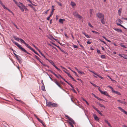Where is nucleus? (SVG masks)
Segmentation results:
<instances>
[{
  "mask_svg": "<svg viewBox=\"0 0 127 127\" xmlns=\"http://www.w3.org/2000/svg\"><path fill=\"white\" fill-rule=\"evenodd\" d=\"M90 14V16L91 17L92 16V12L93 11V9H90L89 10Z\"/></svg>",
  "mask_w": 127,
  "mask_h": 127,
  "instance_id": "nucleus-19",
  "label": "nucleus"
},
{
  "mask_svg": "<svg viewBox=\"0 0 127 127\" xmlns=\"http://www.w3.org/2000/svg\"><path fill=\"white\" fill-rule=\"evenodd\" d=\"M92 32H93L94 33H96V34H97V33H99L97 32H96V31H92Z\"/></svg>",
  "mask_w": 127,
  "mask_h": 127,
  "instance_id": "nucleus-53",
  "label": "nucleus"
},
{
  "mask_svg": "<svg viewBox=\"0 0 127 127\" xmlns=\"http://www.w3.org/2000/svg\"><path fill=\"white\" fill-rule=\"evenodd\" d=\"M0 3L1 5L2 6V7L3 8H4V7H5V6L3 4V3H2V2L1 1V0H0Z\"/></svg>",
  "mask_w": 127,
  "mask_h": 127,
  "instance_id": "nucleus-35",
  "label": "nucleus"
},
{
  "mask_svg": "<svg viewBox=\"0 0 127 127\" xmlns=\"http://www.w3.org/2000/svg\"><path fill=\"white\" fill-rule=\"evenodd\" d=\"M41 55L46 60H48V59L46 58V57H45V56L42 53H41Z\"/></svg>",
  "mask_w": 127,
  "mask_h": 127,
  "instance_id": "nucleus-40",
  "label": "nucleus"
},
{
  "mask_svg": "<svg viewBox=\"0 0 127 127\" xmlns=\"http://www.w3.org/2000/svg\"><path fill=\"white\" fill-rule=\"evenodd\" d=\"M55 10V9L54 8H52V11L51 12V13L53 14V12Z\"/></svg>",
  "mask_w": 127,
  "mask_h": 127,
  "instance_id": "nucleus-54",
  "label": "nucleus"
},
{
  "mask_svg": "<svg viewBox=\"0 0 127 127\" xmlns=\"http://www.w3.org/2000/svg\"><path fill=\"white\" fill-rule=\"evenodd\" d=\"M96 16L99 19H101L104 18V15L100 12H98L96 14Z\"/></svg>",
  "mask_w": 127,
  "mask_h": 127,
  "instance_id": "nucleus-5",
  "label": "nucleus"
},
{
  "mask_svg": "<svg viewBox=\"0 0 127 127\" xmlns=\"http://www.w3.org/2000/svg\"><path fill=\"white\" fill-rule=\"evenodd\" d=\"M99 88L98 89V90H99V92H100V93L101 94H104V93L105 91H103L101 90H100V88H99Z\"/></svg>",
  "mask_w": 127,
  "mask_h": 127,
  "instance_id": "nucleus-34",
  "label": "nucleus"
},
{
  "mask_svg": "<svg viewBox=\"0 0 127 127\" xmlns=\"http://www.w3.org/2000/svg\"><path fill=\"white\" fill-rule=\"evenodd\" d=\"M77 17V18H78L81 21L82 20L83 17H82L80 15H78V16Z\"/></svg>",
  "mask_w": 127,
  "mask_h": 127,
  "instance_id": "nucleus-18",
  "label": "nucleus"
},
{
  "mask_svg": "<svg viewBox=\"0 0 127 127\" xmlns=\"http://www.w3.org/2000/svg\"><path fill=\"white\" fill-rule=\"evenodd\" d=\"M113 92H114L115 93L118 94L119 95H121V94L120 93L117 91H113Z\"/></svg>",
  "mask_w": 127,
  "mask_h": 127,
  "instance_id": "nucleus-28",
  "label": "nucleus"
},
{
  "mask_svg": "<svg viewBox=\"0 0 127 127\" xmlns=\"http://www.w3.org/2000/svg\"><path fill=\"white\" fill-rule=\"evenodd\" d=\"M93 117L98 122L99 121V119L98 118L97 116L95 114H93Z\"/></svg>",
  "mask_w": 127,
  "mask_h": 127,
  "instance_id": "nucleus-8",
  "label": "nucleus"
},
{
  "mask_svg": "<svg viewBox=\"0 0 127 127\" xmlns=\"http://www.w3.org/2000/svg\"><path fill=\"white\" fill-rule=\"evenodd\" d=\"M73 15L74 16L77 17L79 15L78 12L75 11L73 13Z\"/></svg>",
  "mask_w": 127,
  "mask_h": 127,
  "instance_id": "nucleus-14",
  "label": "nucleus"
},
{
  "mask_svg": "<svg viewBox=\"0 0 127 127\" xmlns=\"http://www.w3.org/2000/svg\"><path fill=\"white\" fill-rule=\"evenodd\" d=\"M116 23H121V22L122 21L120 19H118L116 21Z\"/></svg>",
  "mask_w": 127,
  "mask_h": 127,
  "instance_id": "nucleus-27",
  "label": "nucleus"
},
{
  "mask_svg": "<svg viewBox=\"0 0 127 127\" xmlns=\"http://www.w3.org/2000/svg\"><path fill=\"white\" fill-rule=\"evenodd\" d=\"M35 57H36V59L37 60H38L39 61V62H40V61H40V59L37 56H35Z\"/></svg>",
  "mask_w": 127,
  "mask_h": 127,
  "instance_id": "nucleus-50",
  "label": "nucleus"
},
{
  "mask_svg": "<svg viewBox=\"0 0 127 127\" xmlns=\"http://www.w3.org/2000/svg\"><path fill=\"white\" fill-rule=\"evenodd\" d=\"M92 107L94 109H95L96 111L97 110V109L96 107H95L94 106H92Z\"/></svg>",
  "mask_w": 127,
  "mask_h": 127,
  "instance_id": "nucleus-59",
  "label": "nucleus"
},
{
  "mask_svg": "<svg viewBox=\"0 0 127 127\" xmlns=\"http://www.w3.org/2000/svg\"><path fill=\"white\" fill-rule=\"evenodd\" d=\"M20 40L22 43H23L24 44L25 43V42L21 38H20Z\"/></svg>",
  "mask_w": 127,
  "mask_h": 127,
  "instance_id": "nucleus-36",
  "label": "nucleus"
},
{
  "mask_svg": "<svg viewBox=\"0 0 127 127\" xmlns=\"http://www.w3.org/2000/svg\"><path fill=\"white\" fill-rule=\"evenodd\" d=\"M28 5L29 6H30V7L31 8H33V6L32 5H31V4H28Z\"/></svg>",
  "mask_w": 127,
  "mask_h": 127,
  "instance_id": "nucleus-60",
  "label": "nucleus"
},
{
  "mask_svg": "<svg viewBox=\"0 0 127 127\" xmlns=\"http://www.w3.org/2000/svg\"><path fill=\"white\" fill-rule=\"evenodd\" d=\"M41 89L42 91H44L45 90V88L44 85H43L41 87Z\"/></svg>",
  "mask_w": 127,
  "mask_h": 127,
  "instance_id": "nucleus-33",
  "label": "nucleus"
},
{
  "mask_svg": "<svg viewBox=\"0 0 127 127\" xmlns=\"http://www.w3.org/2000/svg\"><path fill=\"white\" fill-rule=\"evenodd\" d=\"M120 24V23H116V24L117 25H118V26H121L122 25L121 24Z\"/></svg>",
  "mask_w": 127,
  "mask_h": 127,
  "instance_id": "nucleus-63",
  "label": "nucleus"
},
{
  "mask_svg": "<svg viewBox=\"0 0 127 127\" xmlns=\"http://www.w3.org/2000/svg\"><path fill=\"white\" fill-rule=\"evenodd\" d=\"M68 123L72 127H74L73 125V124H72L70 122H68Z\"/></svg>",
  "mask_w": 127,
  "mask_h": 127,
  "instance_id": "nucleus-47",
  "label": "nucleus"
},
{
  "mask_svg": "<svg viewBox=\"0 0 127 127\" xmlns=\"http://www.w3.org/2000/svg\"><path fill=\"white\" fill-rule=\"evenodd\" d=\"M31 50H32L34 53L36 54H37V55L40 56L34 50L33 48H32V49Z\"/></svg>",
  "mask_w": 127,
  "mask_h": 127,
  "instance_id": "nucleus-30",
  "label": "nucleus"
},
{
  "mask_svg": "<svg viewBox=\"0 0 127 127\" xmlns=\"http://www.w3.org/2000/svg\"><path fill=\"white\" fill-rule=\"evenodd\" d=\"M13 37L17 41H19L20 40V38H19L15 36H14Z\"/></svg>",
  "mask_w": 127,
  "mask_h": 127,
  "instance_id": "nucleus-22",
  "label": "nucleus"
},
{
  "mask_svg": "<svg viewBox=\"0 0 127 127\" xmlns=\"http://www.w3.org/2000/svg\"><path fill=\"white\" fill-rule=\"evenodd\" d=\"M103 95L107 96L109 97H110V96L107 93L106 91H105Z\"/></svg>",
  "mask_w": 127,
  "mask_h": 127,
  "instance_id": "nucleus-21",
  "label": "nucleus"
},
{
  "mask_svg": "<svg viewBox=\"0 0 127 127\" xmlns=\"http://www.w3.org/2000/svg\"><path fill=\"white\" fill-rule=\"evenodd\" d=\"M105 121L106 123L108 124V126H109L110 127H112V126L110 124L109 122L107 121L106 120H105Z\"/></svg>",
  "mask_w": 127,
  "mask_h": 127,
  "instance_id": "nucleus-20",
  "label": "nucleus"
},
{
  "mask_svg": "<svg viewBox=\"0 0 127 127\" xmlns=\"http://www.w3.org/2000/svg\"><path fill=\"white\" fill-rule=\"evenodd\" d=\"M96 111L100 115H101V116H103L101 112L100 111H99V110L97 109V110Z\"/></svg>",
  "mask_w": 127,
  "mask_h": 127,
  "instance_id": "nucleus-37",
  "label": "nucleus"
},
{
  "mask_svg": "<svg viewBox=\"0 0 127 127\" xmlns=\"http://www.w3.org/2000/svg\"><path fill=\"white\" fill-rule=\"evenodd\" d=\"M4 8L6 9L7 10H8V11H9L13 15L14 14L13 13L11 10H10L9 9H8L7 7H4Z\"/></svg>",
  "mask_w": 127,
  "mask_h": 127,
  "instance_id": "nucleus-23",
  "label": "nucleus"
},
{
  "mask_svg": "<svg viewBox=\"0 0 127 127\" xmlns=\"http://www.w3.org/2000/svg\"><path fill=\"white\" fill-rule=\"evenodd\" d=\"M114 29L115 31H117V32H122V30L121 29H117V28H114Z\"/></svg>",
  "mask_w": 127,
  "mask_h": 127,
  "instance_id": "nucleus-17",
  "label": "nucleus"
},
{
  "mask_svg": "<svg viewBox=\"0 0 127 127\" xmlns=\"http://www.w3.org/2000/svg\"><path fill=\"white\" fill-rule=\"evenodd\" d=\"M120 24V23H116V24L117 25H118V26H121L122 25L121 24Z\"/></svg>",
  "mask_w": 127,
  "mask_h": 127,
  "instance_id": "nucleus-62",
  "label": "nucleus"
},
{
  "mask_svg": "<svg viewBox=\"0 0 127 127\" xmlns=\"http://www.w3.org/2000/svg\"><path fill=\"white\" fill-rule=\"evenodd\" d=\"M71 71L73 73H74L75 75L77 76H78V75L77 74V73L75 71H73V70H71Z\"/></svg>",
  "mask_w": 127,
  "mask_h": 127,
  "instance_id": "nucleus-43",
  "label": "nucleus"
},
{
  "mask_svg": "<svg viewBox=\"0 0 127 127\" xmlns=\"http://www.w3.org/2000/svg\"><path fill=\"white\" fill-rule=\"evenodd\" d=\"M82 33L84 34L85 35V36L87 38H90L89 36L88 35L86 34L84 32H82Z\"/></svg>",
  "mask_w": 127,
  "mask_h": 127,
  "instance_id": "nucleus-26",
  "label": "nucleus"
},
{
  "mask_svg": "<svg viewBox=\"0 0 127 127\" xmlns=\"http://www.w3.org/2000/svg\"><path fill=\"white\" fill-rule=\"evenodd\" d=\"M65 21V20L64 19H60L59 20V22L63 24V22Z\"/></svg>",
  "mask_w": 127,
  "mask_h": 127,
  "instance_id": "nucleus-12",
  "label": "nucleus"
},
{
  "mask_svg": "<svg viewBox=\"0 0 127 127\" xmlns=\"http://www.w3.org/2000/svg\"><path fill=\"white\" fill-rule=\"evenodd\" d=\"M120 45L121 46L123 47L126 48V47L125 46V45H123L122 44V43H121L120 44Z\"/></svg>",
  "mask_w": 127,
  "mask_h": 127,
  "instance_id": "nucleus-49",
  "label": "nucleus"
},
{
  "mask_svg": "<svg viewBox=\"0 0 127 127\" xmlns=\"http://www.w3.org/2000/svg\"><path fill=\"white\" fill-rule=\"evenodd\" d=\"M27 6H25L23 5V3H21V5L20 7L19 8L21 11L23 12L24 11V9H25V11H28V9L27 8Z\"/></svg>",
  "mask_w": 127,
  "mask_h": 127,
  "instance_id": "nucleus-2",
  "label": "nucleus"
},
{
  "mask_svg": "<svg viewBox=\"0 0 127 127\" xmlns=\"http://www.w3.org/2000/svg\"><path fill=\"white\" fill-rule=\"evenodd\" d=\"M122 9L121 8H120L118 10V14H119V16H120L121 15V10Z\"/></svg>",
  "mask_w": 127,
  "mask_h": 127,
  "instance_id": "nucleus-29",
  "label": "nucleus"
},
{
  "mask_svg": "<svg viewBox=\"0 0 127 127\" xmlns=\"http://www.w3.org/2000/svg\"><path fill=\"white\" fill-rule=\"evenodd\" d=\"M25 45V46L27 47V48H29V49H30V50H31V49H32V48H31V47L30 46H29V45L26 43V42L24 44Z\"/></svg>",
  "mask_w": 127,
  "mask_h": 127,
  "instance_id": "nucleus-13",
  "label": "nucleus"
},
{
  "mask_svg": "<svg viewBox=\"0 0 127 127\" xmlns=\"http://www.w3.org/2000/svg\"><path fill=\"white\" fill-rule=\"evenodd\" d=\"M13 1L15 2V3L16 5H17L18 7H20L21 5V4L22 3H21L19 2V3L17 2L16 0H13Z\"/></svg>",
  "mask_w": 127,
  "mask_h": 127,
  "instance_id": "nucleus-9",
  "label": "nucleus"
},
{
  "mask_svg": "<svg viewBox=\"0 0 127 127\" xmlns=\"http://www.w3.org/2000/svg\"><path fill=\"white\" fill-rule=\"evenodd\" d=\"M65 117L67 118V119L69 121V122H70L72 124H75L74 121L71 118L69 117L67 115H65Z\"/></svg>",
  "mask_w": 127,
  "mask_h": 127,
  "instance_id": "nucleus-6",
  "label": "nucleus"
},
{
  "mask_svg": "<svg viewBox=\"0 0 127 127\" xmlns=\"http://www.w3.org/2000/svg\"><path fill=\"white\" fill-rule=\"evenodd\" d=\"M118 108L121 111L123 112L125 114L127 115V112L126 111L124 110L122 108H121L120 107H118Z\"/></svg>",
  "mask_w": 127,
  "mask_h": 127,
  "instance_id": "nucleus-7",
  "label": "nucleus"
},
{
  "mask_svg": "<svg viewBox=\"0 0 127 127\" xmlns=\"http://www.w3.org/2000/svg\"><path fill=\"white\" fill-rule=\"evenodd\" d=\"M46 73L48 75V76H49V77L50 79L52 81H53V79L51 78V77L50 76H49V75L47 73Z\"/></svg>",
  "mask_w": 127,
  "mask_h": 127,
  "instance_id": "nucleus-58",
  "label": "nucleus"
},
{
  "mask_svg": "<svg viewBox=\"0 0 127 127\" xmlns=\"http://www.w3.org/2000/svg\"><path fill=\"white\" fill-rule=\"evenodd\" d=\"M101 58L102 59H105L106 58L105 56L104 55H101Z\"/></svg>",
  "mask_w": 127,
  "mask_h": 127,
  "instance_id": "nucleus-41",
  "label": "nucleus"
},
{
  "mask_svg": "<svg viewBox=\"0 0 127 127\" xmlns=\"http://www.w3.org/2000/svg\"><path fill=\"white\" fill-rule=\"evenodd\" d=\"M107 77H108L109 79H110L111 80V81H115L114 80H113V79H112V78L110 77L109 76V75H107Z\"/></svg>",
  "mask_w": 127,
  "mask_h": 127,
  "instance_id": "nucleus-46",
  "label": "nucleus"
},
{
  "mask_svg": "<svg viewBox=\"0 0 127 127\" xmlns=\"http://www.w3.org/2000/svg\"><path fill=\"white\" fill-rule=\"evenodd\" d=\"M54 82L55 83V84L57 85L61 89H62L63 90H64V89H63L61 87L60 85V83H58V82H57V81H54Z\"/></svg>",
  "mask_w": 127,
  "mask_h": 127,
  "instance_id": "nucleus-10",
  "label": "nucleus"
},
{
  "mask_svg": "<svg viewBox=\"0 0 127 127\" xmlns=\"http://www.w3.org/2000/svg\"><path fill=\"white\" fill-rule=\"evenodd\" d=\"M96 50H97V52L98 54H101L100 51L99 50L97 49Z\"/></svg>",
  "mask_w": 127,
  "mask_h": 127,
  "instance_id": "nucleus-55",
  "label": "nucleus"
},
{
  "mask_svg": "<svg viewBox=\"0 0 127 127\" xmlns=\"http://www.w3.org/2000/svg\"><path fill=\"white\" fill-rule=\"evenodd\" d=\"M98 105H99V106L101 107H103L104 108H105V107L103 105V104H102L100 103H98Z\"/></svg>",
  "mask_w": 127,
  "mask_h": 127,
  "instance_id": "nucleus-38",
  "label": "nucleus"
},
{
  "mask_svg": "<svg viewBox=\"0 0 127 127\" xmlns=\"http://www.w3.org/2000/svg\"><path fill=\"white\" fill-rule=\"evenodd\" d=\"M70 4L73 7H74V6L76 5V4L74 2L72 1L71 2Z\"/></svg>",
  "mask_w": 127,
  "mask_h": 127,
  "instance_id": "nucleus-16",
  "label": "nucleus"
},
{
  "mask_svg": "<svg viewBox=\"0 0 127 127\" xmlns=\"http://www.w3.org/2000/svg\"><path fill=\"white\" fill-rule=\"evenodd\" d=\"M73 46L74 48H77L78 47L77 45H73Z\"/></svg>",
  "mask_w": 127,
  "mask_h": 127,
  "instance_id": "nucleus-61",
  "label": "nucleus"
},
{
  "mask_svg": "<svg viewBox=\"0 0 127 127\" xmlns=\"http://www.w3.org/2000/svg\"><path fill=\"white\" fill-rule=\"evenodd\" d=\"M90 83L92 84L93 86L94 87H99L97 86L95 84L93 83H92L91 82H90Z\"/></svg>",
  "mask_w": 127,
  "mask_h": 127,
  "instance_id": "nucleus-31",
  "label": "nucleus"
},
{
  "mask_svg": "<svg viewBox=\"0 0 127 127\" xmlns=\"http://www.w3.org/2000/svg\"><path fill=\"white\" fill-rule=\"evenodd\" d=\"M117 100L118 102H119L121 103H122L123 101L119 100V99H118V100Z\"/></svg>",
  "mask_w": 127,
  "mask_h": 127,
  "instance_id": "nucleus-56",
  "label": "nucleus"
},
{
  "mask_svg": "<svg viewBox=\"0 0 127 127\" xmlns=\"http://www.w3.org/2000/svg\"><path fill=\"white\" fill-rule=\"evenodd\" d=\"M96 98L98 100H99L101 101H102L103 100L102 99L99 98L97 96V97H96Z\"/></svg>",
  "mask_w": 127,
  "mask_h": 127,
  "instance_id": "nucleus-45",
  "label": "nucleus"
},
{
  "mask_svg": "<svg viewBox=\"0 0 127 127\" xmlns=\"http://www.w3.org/2000/svg\"><path fill=\"white\" fill-rule=\"evenodd\" d=\"M89 71H90L91 72L93 73L94 74H95V75H96L97 76H98V75H98L94 71H93L92 70H91L89 69Z\"/></svg>",
  "mask_w": 127,
  "mask_h": 127,
  "instance_id": "nucleus-15",
  "label": "nucleus"
},
{
  "mask_svg": "<svg viewBox=\"0 0 127 127\" xmlns=\"http://www.w3.org/2000/svg\"><path fill=\"white\" fill-rule=\"evenodd\" d=\"M46 105L48 107H56L57 106V104H56L51 102H49L47 104L46 102Z\"/></svg>",
  "mask_w": 127,
  "mask_h": 127,
  "instance_id": "nucleus-3",
  "label": "nucleus"
},
{
  "mask_svg": "<svg viewBox=\"0 0 127 127\" xmlns=\"http://www.w3.org/2000/svg\"><path fill=\"white\" fill-rule=\"evenodd\" d=\"M80 46L82 47V48L84 50V49L83 47V46L82 45H81L80 44Z\"/></svg>",
  "mask_w": 127,
  "mask_h": 127,
  "instance_id": "nucleus-64",
  "label": "nucleus"
},
{
  "mask_svg": "<svg viewBox=\"0 0 127 127\" xmlns=\"http://www.w3.org/2000/svg\"><path fill=\"white\" fill-rule=\"evenodd\" d=\"M90 83L92 84L93 86L94 87H99L97 86L95 84L93 83H92L91 82H90Z\"/></svg>",
  "mask_w": 127,
  "mask_h": 127,
  "instance_id": "nucleus-32",
  "label": "nucleus"
},
{
  "mask_svg": "<svg viewBox=\"0 0 127 127\" xmlns=\"http://www.w3.org/2000/svg\"><path fill=\"white\" fill-rule=\"evenodd\" d=\"M57 77L58 79H59L60 78H61L63 80H64V79L59 74H58L57 75Z\"/></svg>",
  "mask_w": 127,
  "mask_h": 127,
  "instance_id": "nucleus-24",
  "label": "nucleus"
},
{
  "mask_svg": "<svg viewBox=\"0 0 127 127\" xmlns=\"http://www.w3.org/2000/svg\"><path fill=\"white\" fill-rule=\"evenodd\" d=\"M104 18H102L100 20L101 22L103 24H104L105 23V22L104 20Z\"/></svg>",
  "mask_w": 127,
  "mask_h": 127,
  "instance_id": "nucleus-25",
  "label": "nucleus"
},
{
  "mask_svg": "<svg viewBox=\"0 0 127 127\" xmlns=\"http://www.w3.org/2000/svg\"><path fill=\"white\" fill-rule=\"evenodd\" d=\"M122 104H124L125 105H126L127 104V103L126 102H125V101H123L122 102Z\"/></svg>",
  "mask_w": 127,
  "mask_h": 127,
  "instance_id": "nucleus-57",
  "label": "nucleus"
},
{
  "mask_svg": "<svg viewBox=\"0 0 127 127\" xmlns=\"http://www.w3.org/2000/svg\"><path fill=\"white\" fill-rule=\"evenodd\" d=\"M12 40L13 43H14L22 51L24 52H25L28 54H30V53L27 51H26L24 48H23L18 43L16 42L15 41H14L13 40Z\"/></svg>",
  "mask_w": 127,
  "mask_h": 127,
  "instance_id": "nucleus-1",
  "label": "nucleus"
},
{
  "mask_svg": "<svg viewBox=\"0 0 127 127\" xmlns=\"http://www.w3.org/2000/svg\"><path fill=\"white\" fill-rule=\"evenodd\" d=\"M69 77L71 79H72L73 81H76V80L74 79V78L71 75L70 76H69Z\"/></svg>",
  "mask_w": 127,
  "mask_h": 127,
  "instance_id": "nucleus-48",
  "label": "nucleus"
},
{
  "mask_svg": "<svg viewBox=\"0 0 127 127\" xmlns=\"http://www.w3.org/2000/svg\"><path fill=\"white\" fill-rule=\"evenodd\" d=\"M40 63H41V64L42 65L44 66H48V65H46V64H44L41 61H40Z\"/></svg>",
  "mask_w": 127,
  "mask_h": 127,
  "instance_id": "nucleus-44",
  "label": "nucleus"
},
{
  "mask_svg": "<svg viewBox=\"0 0 127 127\" xmlns=\"http://www.w3.org/2000/svg\"><path fill=\"white\" fill-rule=\"evenodd\" d=\"M38 119V121L42 124L44 126V127H46L44 123V122L42 120L40 119Z\"/></svg>",
  "mask_w": 127,
  "mask_h": 127,
  "instance_id": "nucleus-11",
  "label": "nucleus"
},
{
  "mask_svg": "<svg viewBox=\"0 0 127 127\" xmlns=\"http://www.w3.org/2000/svg\"><path fill=\"white\" fill-rule=\"evenodd\" d=\"M107 87H109V88H110L112 90V91H113V88L112 87H111V86H108Z\"/></svg>",
  "mask_w": 127,
  "mask_h": 127,
  "instance_id": "nucleus-52",
  "label": "nucleus"
},
{
  "mask_svg": "<svg viewBox=\"0 0 127 127\" xmlns=\"http://www.w3.org/2000/svg\"><path fill=\"white\" fill-rule=\"evenodd\" d=\"M61 50L62 52H63L65 54L67 55L68 54L67 53V52H66L65 51L63 50L62 49V50Z\"/></svg>",
  "mask_w": 127,
  "mask_h": 127,
  "instance_id": "nucleus-42",
  "label": "nucleus"
},
{
  "mask_svg": "<svg viewBox=\"0 0 127 127\" xmlns=\"http://www.w3.org/2000/svg\"><path fill=\"white\" fill-rule=\"evenodd\" d=\"M100 40L101 42H103L104 44H105L106 45H107L106 43L104 41H103L101 40L100 39Z\"/></svg>",
  "mask_w": 127,
  "mask_h": 127,
  "instance_id": "nucleus-51",
  "label": "nucleus"
},
{
  "mask_svg": "<svg viewBox=\"0 0 127 127\" xmlns=\"http://www.w3.org/2000/svg\"><path fill=\"white\" fill-rule=\"evenodd\" d=\"M88 25L89 26L92 28H93L94 27L90 23H88Z\"/></svg>",
  "mask_w": 127,
  "mask_h": 127,
  "instance_id": "nucleus-39",
  "label": "nucleus"
},
{
  "mask_svg": "<svg viewBox=\"0 0 127 127\" xmlns=\"http://www.w3.org/2000/svg\"><path fill=\"white\" fill-rule=\"evenodd\" d=\"M47 60L48 61V62L54 67L58 70L62 71L55 64L54 62L51 60H49L48 59Z\"/></svg>",
  "mask_w": 127,
  "mask_h": 127,
  "instance_id": "nucleus-4",
  "label": "nucleus"
}]
</instances>
